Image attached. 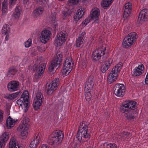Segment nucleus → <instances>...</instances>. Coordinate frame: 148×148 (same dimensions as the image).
Masks as SVG:
<instances>
[{
  "instance_id": "nucleus-1",
  "label": "nucleus",
  "mask_w": 148,
  "mask_h": 148,
  "mask_svg": "<svg viewBox=\"0 0 148 148\" xmlns=\"http://www.w3.org/2000/svg\"><path fill=\"white\" fill-rule=\"evenodd\" d=\"M88 126L85 121L81 123L76 136V138L79 141H87L90 139V135L88 131Z\"/></svg>"
},
{
  "instance_id": "nucleus-2",
  "label": "nucleus",
  "mask_w": 148,
  "mask_h": 148,
  "mask_svg": "<svg viewBox=\"0 0 148 148\" xmlns=\"http://www.w3.org/2000/svg\"><path fill=\"white\" fill-rule=\"evenodd\" d=\"M29 100V93L27 90H25L21 96L20 99L17 100V104L22 108H25V112L28 110V102Z\"/></svg>"
},
{
  "instance_id": "nucleus-3",
  "label": "nucleus",
  "mask_w": 148,
  "mask_h": 148,
  "mask_svg": "<svg viewBox=\"0 0 148 148\" xmlns=\"http://www.w3.org/2000/svg\"><path fill=\"white\" fill-rule=\"evenodd\" d=\"M46 65L45 63H42L37 65L36 64L34 65L33 70L35 72L34 78V82H37L39 78L43 75Z\"/></svg>"
},
{
  "instance_id": "nucleus-4",
  "label": "nucleus",
  "mask_w": 148,
  "mask_h": 148,
  "mask_svg": "<svg viewBox=\"0 0 148 148\" xmlns=\"http://www.w3.org/2000/svg\"><path fill=\"white\" fill-rule=\"evenodd\" d=\"M29 122L28 119H25L23 121L22 124L20 125L18 129V131H21L23 130L21 132V136L23 139L26 138L28 135V130L29 126Z\"/></svg>"
},
{
  "instance_id": "nucleus-5",
  "label": "nucleus",
  "mask_w": 148,
  "mask_h": 148,
  "mask_svg": "<svg viewBox=\"0 0 148 148\" xmlns=\"http://www.w3.org/2000/svg\"><path fill=\"white\" fill-rule=\"evenodd\" d=\"M136 104L137 102L135 101L130 100L126 101L125 103L120 107V111L121 112L124 113L127 110H137Z\"/></svg>"
},
{
  "instance_id": "nucleus-6",
  "label": "nucleus",
  "mask_w": 148,
  "mask_h": 148,
  "mask_svg": "<svg viewBox=\"0 0 148 148\" xmlns=\"http://www.w3.org/2000/svg\"><path fill=\"white\" fill-rule=\"evenodd\" d=\"M63 137L62 131L56 130L54 131L51 134V140L53 144H58L61 141Z\"/></svg>"
},
{
  "instance_id": "nucleus-7",
  "label": "nucleus",
  "mask_w": 148,
  "mask_h": 148,
  "mask_svg": "<svg viewBox=\"0 0 148 148\" xmlns=\"http://www.w3.org/2000/svg\"><path fill=\"white\" fill-rule=\"evenodd\" d=\"M73 65L71 58H69L66 59L63 64L62 74L64 75H68L72 70Z\"/></svg>"
},
{
  "instance_id": "nucleus-8",
  "label": "nucleus",
  "mask_w": 148,
  "mask_h": 148,
  "mask_svg": "<svg viewBox=\"0 0 148 148\" xmlns=\"http://www.w3.org/2000/svg\"><path fill=\"white\" fill-rule=\"evenodd\" d=\"M44 97L42 94L40 92H38L36 94V97L34 99V103L33 104L34 109L37 110L42 105Z\"/></svg>"
},
{
  "instance_id": "nucleus-9",
  "label": "nucleus",
  "mask_w": 148,
  "mask_h": 148,
  "mask_svg": "<svg viewBox=\"0 0 148 148\" xmlns=\"http://www.w3.org/2000/svg\"><path fill=\"white\" fill-rule=\"evenodd\" d=\"M67 33L62 31L58 34L55 38V42L57 45L60 46L64 42L67 38Z\"/></svg>"
},
{
  "instance_id": "nucleus-10",
  "label": "nucleus",
  "mask_w": 148,
  "mask_h": 148,
  "mask_svg": "<svg viewBox=\"0 0 148 148\" xmlns=\"http://www.w3.org/2000/svg\"><path fill=\"white\" fill-rule=\"evenodd\" d=\"M62 60V59H60L58 57L55 56L51 64L49 67V71L50 72L53 71L54 67L57 66H58L59 67L60 65Z\"/></svg>"
},
{
  "instance_id": "nucleus-11",
  "label": "nucleus",
  "mask_w": 148,
  "mask_h": 148,
  "mask_svg": "<svg viewBox=\"0 0 148 148\" xmlns=\"http://www.w3.org/2000/svg\"><path fill=\"white\" fill-rule=\"evenodd\" d=\"M132 134L128 132H123L120 134H114V136H115L116 140L119 141L127 140L132 136Z\"/></svg>"
},
{
  "instance_id": "nucleus-12",
  "label": "nucleus",
  "mask_w": 148,
  "mask_h": 148,
  "mask_svg": "<svg viewBox=\"0 0 148 148\" xmlns=\"http://www.w3.org/2000/svg\"><path fill=\"white\" fill-rule=\"evenodd\" d=\"M118 84L119 87L115 89L114 93L116 96L122 97L125 94V88L123 84Z\"/></svg>"
},
{
  "instance_id": "nucleus-13",
  "label": "nucleus",
  "mask_w": 148,
  "mask_h": 148,
  "mask_svg": "<svg viewBox=\"0 0 148 148\" xmlns=\"http://www.w3.org/2000/svg\"><path fill=\"white\" fill-rule=\"evenodd\" d=\"M104 50H102L101 49L95 50L92 55V59L95 61H97L101 59V56L105 54Z\"/></svg>"
},
{
  "instance_id": "nucleus-14",
  "label": "nucleus",
  "mask_w": 148,
  "mask_h": 148,
  "mask_svg": "<svg viewBox=\"0 0 148 148\" xmlns=\"http://www.w3.org/2000/svg\"><path fill=\"white\" fill-rule=\"evenodd\" d=\"M51 34V32L48 30L45 29L42 31L40 37V41L42 43L45 44L49 40Z\"/></svg>"
},
{
  "instance_id": "nucleus-15",
  "label": "nucleus",
  "mask_w": 148,
  "mask_h": 148,
  "mask_svg": "<svg viewBox=\"0 0 148 148\" xmlns=\"http://www.w3.org/2000/svg\"><path fill=\"white\" fill-rule=\"evenodd\" d=\"M123 113L125 117L128 120H132L136 118L137 115V110H127Z\"/></svg>"
},
{
  "instance_id": "nucleus-16",
  "label": "nucleus",
  "mask_w": 148,
  "mask_h": 148,
  "mask_svg": "<svg viewBox=\"0 0 148 148\" xmlns=\"http://www.w3.org/2000/svg\"><path fill=\"white\" fill-rule=\"evenodd\" d=\"M112 61L111 59L108 58L107 60H102V61H99L100 63L104 62L105 63V64L102 65L101 68V70L103 73H104L108 70L112 63Z\"/></svg>"
},
{
  "instance_id": "nucleus-17",
  "label": "nucleus",
  "mask_w": 148,
  "mask_h": 148,
  "mask_svg": "<svg viewBox=\"0 0 148 148\" xmlns=\"http://www.w3.org/2000/svg\"><path fill=\"white\" fill-rule=\"evenodd\" d=\"M148 19V10L144 9L142 10L139 13L138 20L143 22L146 21Z\"/></svg>"
},
{
  "instance_id": "nucleus-18",
  "label": "nucleus",
  "mask_w": 148,
  "mask_h": 148,
  "mask_svg": "<svg viewBox=\"0 0 148 148\" xmlns=\"http://www.w3.org/2000/svg\"><path fill=\"white\" fill-rule=\"evenodd\" d=\"M125 6L123 17L124 19H127L131 11L132 4L130 2H128L126 3Z\"/></svg>"
},
{
  "instance_id": "nucleus-19",
  "label": "nucleus",
  "mask_w": 148,
  "mask_h": 148,
  "mask_svg": "<svg viewBox=\"0 0 148 148\" xmlns=\"http://www.w3.org/2000/svg\"><path fill=\"white\" fill-rule=\"evenodd\" d=\"M58 84H47L46 87L47 94L49 95H51L56 89Z\"/></svg>"
},
{
  "instance_id": "nucleus-20",
  "label": "nucleus",
  "mask_w": 148,
  "mask_h": 148,
  "mask_svg": "<svg viewBox=\"0 0 148 148\" xmlns=\"http://www.w3.org/2000/svg\"><path fill=\"white\" fill-rule=\"evenodd\" d=\"M40 141V138L39 135L36 134L33 140L31 142L29 145V148H36Z\"/></svg>"
},
{
  "instance_id": "nucleus-21",
  "label": "nucleus",
  "mask_w": 148,
  "mask_h": 148,
  "mask_svg": "<svg viewBox=\"0 0 148 148\" xmlns=\"http://www.w3.org/2000/svg\"><path fill=\"white\" fill-rule=\"evenodd\" d=\"M9 133L7 132L3 133L0 137V148H3L5 142L9 138Z\"/></svg>"
},
{
  "instance_id": "nucleus-22",
  "label": "nucleus",
  "mask_w": 148,
  "mask_h": 148,
  "mask_svg": "<svg viewBox=\"0 0 148 148\" xmlns=\"http://www.w3.org/2000/svg\"><path fill=\"white\" fill-rule=\"evenodd\" d=\"M100 15L99 10L97 8H95L92 9L91 12L90 16L91 19L93 20H97L99 19V16Z\"/></svg>"
},
{
  "instance_id": "nucleus-23",
  "label": "nucleus",
  "mask_w": 148,
  "mask_h": 148,
  "mask_svg": "<svg viewBox=\"0 0 148 148\" xmlns=\"http://www.w3.org/2000/svg\"><path fill=\"white\" fill-rule=\"evenodd\" d=\"M86 34L84 32H82L79 35L76 41V46L77 47H79L83 43Z\"/></svg>"
},
{
  "instance_id": "nucleus-24",
  "label": "nucleus",
  "mask_w": 148,
  "mask_h": 148,
  "mask_svg": "<svg viewBox=\"0 0 148 148\" xmlns=\"http://www.w3.org/2000/svg\"><path fill=\"white\" fill-rule=\"evenodd\" d=\"M118 73L116 71H112V69L111 71L108 78V81L110 83L114 82L117 79Z\"/></svg>"
},
{
  "instance_id": "nucleus-25",
  "label": "nucleus",
  "mask_w": 148,
  "mask_h": 148,
  "mask_svg": "<svg viewBox=\"0 0 148 148\" xmlns=\"http://www.w3.org/2000/svg\"><path fill=\"white\" fill-rule=\"evenodd\" d=\"M17 121V119H13L10 116H9L6 120V124L7 128L11 129L14 125L15 123Z\"/></svg>"
},
{
  "instance_id": "nucleus-26",
  "label": "nucleus",
  "mask_w": 148,
  "mask_h": 148,
  "mask_svg": "<svg viewBox=\"0 0 148 148\" xmlns=\"http://www.w3.org/2000/svg\"><path fill=\"white\" fill-rule=\"evenodd\" d=\"M84 12L82 9H78L74 15V18L75 21H77L81 18L84 14Z\"/></svg>"
},
{
  "instance_id": "nucleus-27",
  "label": "nucleus",
  "mask_w": 148,
  "mask_h": 148,
  "mask_svg": "<svg viewBox=\"0 0 148 148\" xmlns=\"http://www.w3.org/2000/svg\"><path fill=\"white\" fill-rule=\"evenodd\" d=\"M19 84H8V89L10 92L16 91L18 89Z\"/></svg>"
},
{
  "instance_id": "nucleus-28",
  "label": "nucleus",
  "mask_w": 148,
  "mask_h": 148,
  "mask_svg": "<svg viewBox=\"0 0 148 148\" xmlns=\"http://www.w3.org/2000/svg\"><path fill=\"white\" fill-rule=\"evenodd\" d=\"M137 34L135 32H132L129 34L128 36L125 37L126 40L128 39L129 38L131 40V41H132L133 43L135 42L137 38Z\"/></svg>"
},
{
  "instance_id": "nucleus-29",
  "label": "nucleus",
  "mask_w": 148,
  "mask_h": 148,
  "mask_svg": "<svg viewBox=\"0 0 148 148\" xmlns=\"http://www.w3.org/2000/svg\"><path fill=\"white\" fill-rule=\"evenodd\" d=\"M43 9L41 7L38 8L36 9L33 12L34 17V18H36L42 14Z\"/></svg>"
},
{
  "instance_id": "nucleus-30",
  "label": "nucleus",
  "mask_w": 148,
  "mask_h": 148,
  "mask_svg": "<svg viewBox=\"0 0 148 148\" xmlns=\"http://www.w3.org/2000/svg\"><path fill=\"white\" fill-rule=\"evenodd\" d=\"M125 37L124 38L123 42L122 43V45L123 47L125 48H127L131 46L133 44V42L131 41V40H130V41H129V38L128 39L126 40Z\"/></svg>"
},
{
  "instance_id": "nucleus-31",
  "label": "nucleus",
  "mask_w": 148,
  "mask_h": 148,
  "mask_svg": "<svg viewBox=\"0 0 148 148\" xmlns=\"http://www.w3.org/2000/svg\"><path fill=\"white\" fill-rule=\"evenodd\" d=\"M9 148H19V146L16 144L15 139L11 138L9 143Z\"/></svg>"
},
{
  "instance_id": "nucleus-32",
  "label": "nucleus",
  "mask_w": 148,
  "mask_h": 148,
  "mask_svg": "<svg viewBox=\"0 0 148 148\" xmlns=\"http://www.w3.org/2000/svg\"><path fill=\"white\" fill-rule=\"evenodd\" d=\"M17 71V70L14 68H10L9 69L7 76L8 77H13Z\"/></svg>"
},
{
  "instance_id": "nucleus-33",
  "label": "nucleus",
  "mask_w": 148,
  "mask_h": 148,
  "mask_svg": "<svg viewBox=\"0 0 148 148\" xmlns=\"http://www.w3.org/2000/svg\"><path fill=\"white\" fill-rule=\"evenodd\" d=\"M19 8H20L19 6H16L13 13V16L16 19L18 18L20 15L21 11L19 9Z\"/></svg>"
},
{
  "instance_id": "nucleus-34",
  "label": "nucleus",
  "mask_w": 148,
  "mask_h": 148,
  "mask_svg": "<svg viewBox=\"0 0 148 148\" xmlns=\"http://www.w3.org/2000/svg\"><path fill=\"white\" fill-rule=\"evenodd\" d=\"M56 13L55 12H54L53 14H51V23L54 26V27H56V26L57 25L56 20Z\"/></svg>"
},
{
  "instance_id": "nucleus-35",
  "label": "nucleus",
  "mask_w": 148,
  "mask_h": 148,
  "mask_svg": "<svg viewBox=\"0 0 148 148\" xmlns=\"http://www.w3.org/2000/svg\"><path fill=\"white\" fill-rule=\"evenodd\" d=\"M104 148H117V146L114 143H110L108 144L107 143H104L103 145Z\"/></svg>"
},
{
  "instance_id": "nucleus-36",
  "label": "nucleus",
  "mask_w": 148,
  "mask_h": 148,
  "mask_svg": "<svg viewBox=\"0 0 148 148\" xmlns=\"http://www.w3.org/2000/svg\"><path fill=\"white\" fill-rule=\"evenodd\" d=\"M21 92L20 91L11 94L8 96V98L10 100H13L16 98L18 95H20Z\"/></svg>"
},
{
  "instance_id": "nucleus-37",
  "label": "nucleus",
  "mask_w": 148,
  "mask_h": 148,
  "mask_svg": "<svg viewBox=\"0 0 148 148\" xmlns=\"http://www.w3.org/2000/svg\"><path fill=\"white\" fill-rule=\"evenodd\" d=\"M81 0H69L68 2V4L69 6H73V5L79 4Z\"/></svg>"
},
{
  "instance_id": "nucleus-38",
  "label": "nucleus",
  "mask_w": 148,
  "mask_h": 148,
  "mask_svg": "<svg viewBox=\"0 0 148 148\" xmlns=\"http://www.w3.org/2000/svg\"><path fill=\"white\" fill-rule=\"evenodd\" d=\"M122 66V63L120 62L117 64L112 69V71H116V73H118L121 70Z\"/></svg>"
},
{
  "instance_id": "nucleus-39",
  "label": "nucleus",
  "mask_w": 148,
  "mask_h": 148,
  "mask_svg": "<svg viewBox=\"0 0 148 148\" xmlns=\"http://www.w3.org/2000/svg\"><path fill=\"white\" fill-rule=\"evenodd\" d=\"M10 28L9 25H4L2 30V33L6 34H8L10 32Z\"/></svg>"
},
{
  "instance_id": "nucleus-40",
  "label": "nucleus",
  "mask_w": 148,
  "mask_h": 148,
  "mask_svg": "<svg viewBox=\"0 0 148 148\" xmlns=\"http://www.w3.org/2000/svg\"><path fill=\"white\" fill-rule=\"evenodd\" d=\"M110 0H103L101 3V5L104 8H107L111 3Z\"/></svg>"
},
{
  "instance_id": "nucleus-41",
  "label": "nucleus",
  "mask_w": 148,
  "mask_h": 148,
  "mask_svg": "<svg viewBox=\"0 0 148 148\" xmlns=\"http://www.w3.org/2000/svg\"><path fill=\"white\" fill-rule=\"evenodd\" d=\"M73 8V6L70 7H69V10L67 11H64L63 12L64 17H66L70 15L72 12V9Z\"/></svg>"
},
{
  "instance_id": "nucleus-42",
  "label": "nucleus",
  "mask_w": 148,
  "mask_h": 148,
  "mask_svg": "<svg viewBox=\"0 0 148 148\" xmlns=\"http://www.w3.org/2000/svg\"><path fill=\"white\" fill-rule=\"evenodd\" d=\"M93 84H85L84 90L85 92L91 91L93 87Z\"/></svg>"
},
{
  "instance_id": "nucleus-43",
  "label": "nucleus",
  "mask_w": 148,
  "mask_h": 148,
  "mask_svg": "<svg viewBox=\"0 0 148 148\" xmlns=\"http://www.w3.org/2000/svg\"><path fill=\"white\" fill-rule=\"evenodd\" d=\"M90 92L91 91L85 92V99L87 101H90L91 98L92 96Z\"/></svg>"
},
{
  "instance_id": "nucleus-44",
  "label": "nucleus",
  "mask_w": 148,
  "mask_h": 148,
  "mask_svg": "<svg viewBox=\"0 0 148 148\" xmlns=\"http://www.w3.org/2000/svg\"><path fill=\"white\" fill-rule=\"evenodd\" d=\"M142 73V72L141 71L138 70V69L135 68L133 70V75L134 76H138Z\"/></svg>"
},
{
  "instance_id": "nucleus-45",
  "label": "nucleus",
  "mask_w": 148,
  "mask_h": 148,
  "mask_svg": "<svg viewBox=\"0 0 148 148\" xmlns=\"http://www.w3.org/2000/svg\"><path fill=\"white\" fill-rule=\"evenodd\" d=\"M94 83L93 77L92 76H90L87 78L86 81V83Z\"/></svg>"
},
{
  "instance_id": "nucleus-46",
  "label": "nucleus",
  "mask_w": 148,
  "mask_h": 148,
  "mask_svg": "<svg viewBox=\"0 0 148 148\" xmlns=\"http://www.w3.org/2000/svg\"><path fill=\"white\" fill-rule=\"evenodd\" d=\"M7 7L6 3L4 1L2 4V10L3 13H5L6 12Z\"/></svg>"
},
{
  "instance_id": "nucleus-47",
  "label": "nucleus",
  "mask_w": 148,
  "mask_h": 148,
  "mask_svg": "<svg viewBox=\"0 0 148 148\" xmlns=\"http://www.w3.org/2000/svg\"><path fill=\"white\" fill-rule=\"evenodd\" d=\"M92 20V19H91V17H90L89 18H86L84 21L83 22L82 24L83 25H86L90 22V20Z\"/></svg>"
},
{
  "instance_id": "nucleus-48",
  "label": "nucleus",
  "mask_w": 148,
  "mask_h": 148,
  "mask_svg": "<svg viewBox=\"0 0 148 148\" xmlns=\"http://www.w3.org/2000/svg\"><path fill=\"white\" fill-rule=\"evenodd\" d=\"M31 40L29 39L25 43V46L26 47H28L31 45Z\"/></svg>"
},
{
  "instance_id": "nucleus-49",
  "label": "nucleus",
  "mask_w": 148,
  "mask_h": 148,
  "mask_svg": "<svg viewBox=\"0 0 148 148\" xmlns=\"http://www.w3.org/2000/svg\"><path fill=\"white\" fill-rule=\"evenodd\" d=\"M55 56L58 57L60 59H62V53L59 51H58L56 52Z\"/></svg>"
},
{
  "instance_id": "nucleus-50",
  "label": "nucleus",
  "mask_w": 148,
  "mask_h": 148,
  "mask_svg": "<svg viewBox=\"0 0 148 148\" xmlns=\"http://www.w3.org/2000/svg\"><path fill=\"white\" fill-rule=\"evenodd\" d=\"M3 111L0 109V123H1L3 121Z\"/></svg>"
},
{
  "instance_id": "nucleus-51",
  "label": "nucleus",
  "mask_w": 148,
  "mask_h": 148,
  "mask_svg": "<svg viewBox=\"0 0 148 148\" xmlns=\"http://www.w3.org/2000/svg\"><path fill=\"white\" fill-rule=\"evenodd\" d=\"M135 68L138 69V70L142 71L144 69V66L142 64H141L139 65L138 67H136Z\"/></svg>"
},
{
  "instance_id": "nucleus-52",
  "label": "nucleus",
  "mask_w": 148,
  "mask_h": 148,
  "mask_svg": "<svg viewBox=\"0 0 148 148\" xmlns=\"http://www.w3.org/2000/svg\"><path fill=\"white\" fill-rule=\"evenodd\" d=\"M87 62L86 60H83L82 63V66L83 69L85 68L87 65Z\"/></svg>"
},
{
  "instance_id": "nucleus-53",
  "label": "nucleus",
  "mask_w": 148,
  "mask_h": 148,
  "mask_svg": "<svg viewBox=\"0 0 148 148\" xmlns=\"http://www.w3.org/2000/svg\"><path fill=\"white\" fill-rule=\"evenodd\" d=\"M37 2L41 5H43L46 1V0H37Z\"/></svg>"
},
{
  "instance_id": "nucleus-54",
  "label": "nucleus",
  "mask_w": 148,
  "mask_h": 148,
  "mask_svg": "<svg viewBox=\"0 0 148 148\" xmlns=\"http://www.w3.org/2000/svg\"><path fill=\"white\" fill-rule=\"evenodd\" d=\"M59 79L58 78H57L53 81H52L51 83H58L59 82Z\"/></svg>"
},
{
  "instance_id": "nucleus-55",
  "label": "nucleus",
  "mask_w": 148,
  "mask_h": 148,
  "mask_svg": "<svg viewBox=\"0 0 148 148\" xmlns=\"http://www.w3.org/2000/svg\"><path fill=\"white\" fill-rule=\"evenodd\" d=\"M16 0H9V3L10 5H13L16 2Z\"/></svg>"
},
{
  "instance_id": "nucleus-56",
  "label": "nucleus",
  "mask_w": 148,
  "mask_h": 148,
  "mask_svg": "<svg viewBox=\"0 0 148 148\" xmlns=\"http://www.w3.org/2000/svg\"><path fill=\"white\" fill-rule=\"evenodd\" d=\"M37 48L39 51L42 52V51H44V50H43V48L41 46H38L37 47Z\"/></svg>"
},
{
  "instance_id": "nucleus-57",
  "label": "nucleus",
  "mask_w": 148,
  "mask_h": 148,
  "mask_svg": "<svg viewBox=\"0 0 148 148\" xmlns=\"http://www.w3.org/2000/svg\"><path fill=\"white\" fill-rule=\"evenodd\" d=\"M39 148H49V147L46 144H43Z\"/></svg>"
},
{
  "instance_id": "nucleus-58",
  "label": "nucleus",
  "mask_w": 148,
  "mask_h": 148,
  "mask_svg": "<svg viewBox=\"0 0 148 148\" xmlns=\"http://www.w3.org/2000/svg\"><path fill=\"white\" fill-rule=\"evenodd\" d=\"M18 82L17 81L13 80L9 82L8 83H18Z\"/></svg>"
},
{
  "instance_id": "nucleus-59",
  "label": "nucleus",
  "mask_w": 148,
  "mask_h": 148,
  "mask_svg": "<svg viewBox=\"0 0 148 148\" xmlns=\"http://www.w3.org/2000/svg\"><path fill=\"white\" fill-rule=\"evenodd\" d=\"M8 35H6V36L5 37V41H7L8 39V37H7Z\"/></svg>"
},
{
  "instance_id": "nucleus-60",
  "label": "nucleus",
  "mask_w": 148,
  "mask_h": 148,
  "mask_svg": "<svg viewBox=\"0 0 148 148\" xmlns=\"http://www.w3.org/2000/svg\"><path fill=\"white\" fill-rule=\"evenodd\" d=\"M29 0H24V3H27V2Z\"/></svg>"
},
{
  "instance_id": "nucleus-61",
  "label": "nucleus",
  "mask_w": 148,
  "mask_h": 148,
  "mask_svg": "<svg viewBox=\"0 0 148 148\" xmlns=\"http://www.w3.org/2000/svg\"><path fill=\"white\" fill-rule=\"evenodd\" d=\"M145 123H146L147 125H148V120L146 121Z\"/></svg>"
},
{
  "instance_id": "nucleus-62",
  "label": "nucleus",
  "mask_w": 148,
  "mask_h": 148,
  "mask_svg": "<svg viewBox=\"0 0 148 148\" xmlns=\"http://www.w3.org/2000/svg\"><path fill=\"white\" fill-rule=\"evenodd\" d=\"M88 0H83V2H85L86 1H88Z\"/></svg>"
},
{
  "instance_id": "nucleus-63",
  "label": "nucleus",
  "mask_w": 148,
  "mask_h": 148,
  "mask_svg": "<svg viewBox=\"0 0 148 148\" xmlns=\"http://www.w3.org/2000/svg\"><path fill=\"white\" fill-rule=\"evenodd\" d=\"M87 148H92L91 147H88Z\"/></svg>"
},
{
  "instance_id": "nucleus-64",
  "label": "nucleus",
  "mask_w": 148,
  "mask_h": 148,
  "mask_svg": "<svg viewBox=\"0 0 148 148\" xmlns=\"http://www.w3.org/2000/svg\"><path fill=\"white\" fill-rule=\"evenodd\" d=\"M111 1H113V0H110Z\"/></svg>"
}]
</instances>
